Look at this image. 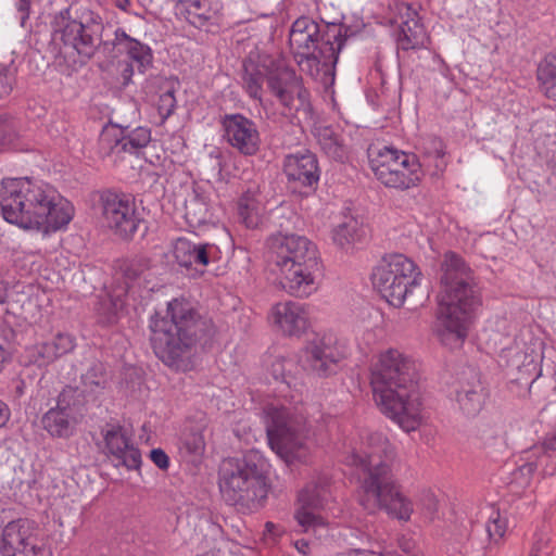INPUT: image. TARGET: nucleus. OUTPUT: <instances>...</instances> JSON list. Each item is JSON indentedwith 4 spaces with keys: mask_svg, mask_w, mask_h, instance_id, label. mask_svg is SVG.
I'll use <instances>...</instances> for the list:
<instances>
[{
    "mask_svg": "<svg viewBox=\"0 0 556 556\" xmlns=\"http://www.w3.org/2000/svg\"><path fill=\"white\" fill-rule=\"evenodd\" d=\"M523 454L526 462L519 466V471L522 475L530 477L535 470L540 469L543 475L553 476L556 472V434Z\"/></svg>",
    "mask_w": 556,
    "mask_h": 556,
    "instance_id": "obj_26",
    "label": "nucleus"
},
{
    "mask_svg": "<svg viewBox=\"0 0 556 556\" xmlns=\"http://www.w3.org/2000/svg\"><path fill=\"white\" fill-rule=\"evenodd\" d=\"M553 552L551 534L546 530H539L533 533L528 556H551Z\"/></svg>",
    "mask_w": 556,
    "mask_h": 556,
    "instance_id": "obj_40",
    "label": "nucleus"
},
{
    "mask_svg": "<svg viewBox=\"0 0 556 556\" xmlns=\"http://www.w3.org/2000/svg\"><path fill=\"white\" fill-rule=\"evenodd\" d=\"M151 141V130L146 127H137L136 129L125 134L119 127L106 129L101 136V142L110 144L113 152H129L138 154Z\"/></svg>",
    "mask_w": 556,
    "mask_h": 556,
    "instance_id": "obj_25",
    "label": "nucleus"
},
{
    "mask_svg": "<svg viewBox=\"0 0 556 556\" xmlns=\"http://www.w3.org/2000/svg\"><path fill=\"white\" fill-rule=\"evenodd\" d=\"M121 54H126L140 73H144L152 65L153 55L150 47L127 35L123 28H116L114 38L104 43V55L114 60Z\"/></svg>",
    "mask_w": 556,
    "mask_h": 556,
    "instance_id": "obj_19",
    "label": "nucleus"
},
{
    "mask_svg": "<svg viewBox=\"0 0 556 556\" xmlns=\"http://www.w3.org/2000/svg\"><path fill=\"white\" fill-rule=\"evenodd\" d=\"M175 108L176 98L173 89L160 94L159 100L156 102V109L162 123H164L174 113Z\"/></svg>",
    "mask_w": 556,
    "mask_h": 556,
    "instance_id": "obj_44",
    "label": "nucleus"
},
{
    "mask_svg": "<svg viewBox=\"0 0 556 556\" xmlns=\"http://www.w3.org/2000/svg\"><path fill=\"white\" fill-rule=\"evenodd\" d=\"M119 66V75L122 78V85L127 86L131 83V78L134 76V65L129 61H123L118 63Z\"/></svg>",
    "mask_w": 556,
    "mask_h": 556,
    "instance_id": "obj_50",
    "label": "nucleus"
},
{
    "mask_svg": "<svg viewBox=\"0 0 556 556\" xmlns=\"http://www.w3.org/2000/svg\"><path fill=\"white\" fill-rule=\"evenodd\" d=\"M538 78L545 94L556 100V51L547 53L541 61L538 68Z\"/></svg>",
    "mask_w": 556,
    "mask_h": 556,
    "instance_id": "obj_35",
    "label": "nucleus"
},
{
    "mask_svg": "<svg viewBox=\"0 0 556 556\" xmlns=\"http://www.w3.org/2000/svg\"><path fill=\"white\" fill-rule=\"evenodd\" d=\"M124 5H125V2H122V4H119V8H121V9H125V7H124Z\"/></svg>",
    "mask_w": 556,
    "mask_h": 556,
    "instance_id": "obj_60",
    "label": "nucleus"
},
{
    "mask_svg": "<svg viewBox=\"0 0 556 556\" xmlns=\"http://www.w3.org/2000/svg\"><path fill=\"white\" fill-rule=\"evenodd\" d=\"M370 386L380 410L409 432L421 422V401L415 361L396 349L379 355Z\"/></svg>",
    "mask_w": 556,
    "mask_h": 556,
    "instance_id": "obj_2",
    "label": "nucleus"
},
{
    "mask_svg": "<svg viewBox=\"0 0 556 556\" xmlns=\"http://www.w3.org/2000/svg\"><path fill=\"white\" fill-rule=\"evenodd\" d=\"M437 300V334L442 342L450 337L463 341L472 314L481 305V292L473 270L453 251L443 255Z\"/></svg>",
    "mask_w": 556,
    "mask_h": 556,
    "instance_id": "obj_5",
    "label": "nucleus"
},
{
    "mask_svg": "<svg viewBox=\"0 0 556 556\" xmlns=\"http://www.w3.org/2000/svg\"><path fill=\"white\" fill-rule=\"evenodd\" d=\"M395 448L381 432L366 437L352 464L359 468L358 502L369 514L384 510L389 516L408 521L414 511L412 501L402 493L393 473Z\"/></svg>",
    "mask_w": 556,
    "mask_h": 556,
    "instance_id": "obj_1",
    "label": "nucleus"
},
{
    "mask_svg": "<svg viewBox=\"0 0 556 556\" xmlns=\"http://www.w3.org/2000/svg\"><path fill=\"white\" fill-rule=\"evenodd\" d=\"M327 494L326 483H309L299 493L300 507L296 509L294 518L302 531L307 532L309 529L325 525L316 511L324 507Z\"/></svg>",
    "mask_w": 556,
    "mask_h": 556,
    "instance_id": "obj_22",
    "label": "nucleus"
},
{
    "mask_svg": "<svg viewBox=\"0 0 556 556\" xmlns=\"http://www.w3.org/2000/svg\"><path fill=\"white\" fill-rule=\"evenodd\" d=\"M197 556H212L210 554H202V555H197Z\"/></svg>",
    "mask_w": 556,
    "mask_h": 556,
    "instance_id": "obj_61",
    "label": "nucleus"
},
{
    "mask_svg": "<svg viewBox=\"0 0 556 556\" xmlns=\"http://www.w3.org/2000/svg\"><path fill=\"white\" fill-rule=\"evenodd\" d=\"M454 392L460 409L469 415H477L488 396L480 374L472 367H466L457 374Z\"/></svg>",
    "mask_w": 556,
    "mask_h": 556,
    "instance_id": "obj_18",
    "label": "nucleus"
},
{
    "mask_svg": "<svg viewBox=\"0 0 556 556\" xmlns=\"http://www.w3.org/2000/svg\"><path fill=\"white\" fill-rule=\"evenodd\" d=\"M344 358V346L330 333L309 341L304 349L306 365L319 377L336 374L339 363Z\"/></svg>",
    "mask_w": 556,
    "mask_h": 556,
    "instance_id": "obj_17",
    "label": "nucleus"
},
{
    "mask_svg": "<svg viewBox=\"0 0 556 556\" xmlns=\"http://www.w3.org/2000/svg\"><path fill=\"white\" fill-rule=\"evenodd\" d=\"M265 527H266L267 531H269V532H271L273 528H275L273 522H266Z\"/></svg>",
    "mask_w": 556,
    "mask_h": 556,
    "instance_id": "obj_58",
    "label": "nucleus"
},
{
    "mask_svg": "<svg viewBox=\"0 0 556 556\" xmlns=\"http://www.w3.org/2000/svg\"><path fill=\"white\" fill-rule=\"evenodd\" d=\"M115 320V314L114 313H110L108 314V316L105 317V321L106 323H113Z\"/></svg>",
    "mask_w": 556,
    "mask_h": 556,
    "instance_id": "obj_57",
    "label": "nucleus"
},
{
    "mask_svg": "<svg viewBox=\"0 0 556 556\" xmlns=\"http://www.w3.org/2000/svg\"><path fill=\"white\" fill-rule=\"evenodd\" d=\"M406 16L407 18L400 25L396 39L397 49L408 51L425 48L429 37L417 13L408 5L406 7Z\"/></svg>",
    "mask_w": 556,
    "mask_h": 556,
    "instance_id": "obj_27",
    "label": "nucleus"
},
{
    "mask_svg": "<svg viewBox=\"0 0 556 556\" xmlns=\"http://www.w3.org/2000/svg\"><path fill=\"white\" fill-rule=\"evenodd\" d=\"M151 344L167 366L179 368L198 345L206 346L216 334L212 318L203 316L185 298L167 303L166 314L151 320Z\"/></svg>",
    "mask_w": 556,
    "mask_h": 556,
    "instance_id": "obj_4",
    "label": "nucleus"
},
{
    "mask_svg": "<svg viewBox=\"0 0 556 556\" xmlns=\"http://www.w3.org/2000/svg\"><path fill=\"white\" fill-rule=\"evenodd\" d=\"M268 444L286 463L304 460L308 428L306 418L292 408L268 406L265 410Z\"/></svg>",
    "mask_w": 556,
    "mask_h": 556,
    "instance_id": "obj_10",
    "label": "nucleus"
},
{
    "mask_svg": "<svg viewBox=\"0 0 556 556\" xmlns=\"http://www.w3.org/2000/svg\"><path fill=\"white\" fill-rule=\"evenodd\" d=\"M295 548L303 555H307L308 554V549H309V544L307 541L305 540H298L295 542Z\"/></svg>",
    "mask_w": 556,
    "mask_h": 556,
    "instance_id": "obj_54",
    "label": "nucleus"
},
{
    "mask_svg": "<svg viewBox=\"0 0 556 556\" xmlns=\"http://www.w3.org/2000/svg\"><path fill=\"white\" fill-rule=\"evenodd\" d=\"M242 67L241 78L244 90L251 98L261 100L262 87L265 80V68L252 60H244Z\"/></svg>",
    "mask_w": 556,
    "mask_h": 556,
    "instance_id": "obj_33",
    "label": "nucleus"
},
{
    "mask_svg": "<svg viewBox=\"0 0 556 556\" xmlns=\"http://www.w3.org/2000/svg\"><path fill=\"white\" fill-rule=\"evenodd\" d=\"M34 0H17L16 8L21 15V23L24 25L25 21L29 17L30 5Z\"/></svg>",
    "mask_w": 556,
    "mask_h": 556,
    "instance_id": "obj_52",
    "label": "nucleus"
},
{
    "mask_svg": "<svg viewBox=\"0 0 556 556\" xmlns=\"http://www.w3.org/2000/svg\"><path fill=\"white\" fill-rule=\"evenodd\" d=\"M218 485L224 501L238 513L258 511L269 492L268 464L255 450L226 458L219 467Z\"/></svg>",
    "mask_w": 556,
    "mask_h": 556,
    "instance_id": "obj_6",
    "label": "nucleus"
},
{
    "mask_svg": "<svg viewBox=\"0 0 556 556\" xmlns=\"http://www.w3.org/2000/svg\"><path fill=\"white\" fill-rule=\"evenodd\" d=\"M418 266L403 254H390L382 258L372 273V283L381 296L392 306L401 307L408 293L419 283Z\"/></svg>",
    "mask_w": 556,
    "mask_h": 556,
    "instance_id": "obj_11",
    "label": "nucleus"
},
{
    "mask_svg": "<svg viewBox=\"0 0 556 556\" xmlns=\"http://www.w3.org/2000/svg\"><path fill=\"white\" fill-rule=\"evenodd\" d=\"M49 343L58 359L74 350L75 338L70 333L59 332Z\"/></svg>",
    "mask_w": 556,
    "mask_h": 556,
    "instance_id": "obj_43",
    "label": "nucleus"
},
{
    "mask_svg": "<svg viewBox=\"0 0 556 556\" xmlns=\"http://www.w3.org/2000/svg\"><path fill=\"white\" fill-rule=\"evenodd\" d=\"M0 555L51 556V549L43 530L35 520L17 518L2 529Z\"/></svg>",
    "mask_w": 556,
    "mask_h": 556,
    "instance_id": "obj_14",
    "label": "nucleus"
},
{
    "mask_svg": "<svg viewBox=\"0 0 556 556\" xmlns=\"http://www.w3.org/2000/svg\"><path fill=\"white\" fill-rule=\"evenodd\" d=\"M238 213L248 228H255L260 222V202L254 191L244 192L238 202Z\"/></svg>",
    "mask_w": 556,
    "mask_h": 556,
    "instance_id": "obj_37",
    "label": "nucleus"
},
{
    "mask_svg": "<svg viewBox=\"0 0 556 556\" xmlns=\"http://www.w3.org/2000/svg\"><path fill=\"white\" fill-rule=\"evenodd\" d=\"M22 358L26 366L35 365L37 367H46L56 361L49 341L27 346Z\"/></svg>",
    "mask_w": 556,
    "mask_h": 556,
    "instance_id": "obj_36",
    "label": "nucleus"
},
{
    "mask_svg": "<svg viewBox=\"0 0 556 556\" xmlns=\"http://www.w3.org/2000/svg\"><path fill=\"white\" fill-rule=\"evenodd\" d=\"M186 218L192 224H202L208 216L207 204L198 194L186 201Z\"/></svg>",
    "mask_w": 556,
    "mask_h": 556,
    "instance_id": "obj_41",
    "label": "nucleus"
},
{
    "mask_svg": "<svg viewBox=\"0 0 556 556\" xmlns=\"http://www.w3.org/2000/svg\"><path fill=\"white\" fill-rule=\"evenodd\" d=\"M151 460L160 468L167 469L169 466V458L167 454L161 448H154L150 453Z\"/></svg>",
    "mask_w": 556,
    "mask_h": 556,
    "instance_id": "obj_51",
    "label": "nucleus"
},
{
    "mask_svg": "<svg viewBox=\"0 0 556 556\" xmlns=\"http://www.w3.org/2000/svg\"><path fill=\"white\" fill-rule=\"evenodd\" d=\"M348 30V27L338 24L321 28L307 16L296 18L290 29L289 45L301 70L312 76L320 70L330 73L345 43Z\"/></svg>",
    "mask_w": 556,
    "mask_h": 556,
    "instance_id": "obj_8",
    "label": "nucleus"
},
{
    "mask_svg": "<svg viewBox=\"0 0 556 556\" xmlns=\"http://www.w3.org/2000/svg\"><path fill=\"white\" fill-rule=\"evenodd\" d=\"M315 136L326 155L334 161L344 162L346 149L339 132L331 126H319L316 127Z\"/></svg>",
    "mask_w": 556,
    "mask_h": 556,
    "instance_id": "obj_31",
    "label": "nucleus"
},
{
    "mask_svg": "<svg viewBox=\"0 0 556 556\" xmlns=\"http://www.w3.org/2000/svg\"><path fill=\"white\" fill-rule=\"evenodd\" d=\"M0 213L8 223L47 231L67 225L74 207L49 185L8 178L0 184Z\"/></svg>",
    "mask_w": 556,
    "mask_h": 556,
    "instance_id": "obj_3",
    "label": "nucleus"
},
{
    "mask_svg": "<svg viewBox=\"0 0 556 556\" xmlns=\"http://www.w3.org/2000/svg\"><path fill=\"white\" fill-rule=\"evenodd\" d=\"M152 266V260L143 253L122 257L115 262V269L126 282H132L144 275Z\"/></svg>",
    "mask_w": 556,
    "mask_h": 556,
    "instance_id": "obj_32",
    "label": "nucleus"
},
{
    "mask_svg": "<svg viewBox=\"0 0 556 556\" xmlns=\"http://www.w3.org/2000/svg\"><path fill=\"white\" fill-rule=\"evenodd\" d=\"M8 296V289L2 280H0V303H4Z\"/></svg>",
    "mask_w": 556,
    "mask_h": 556,
    "instance_id": "obj_55",
    "label": "nucleus"
},
{
    "mask_svg": "<svg viewBox=\"0 0 556 556\" xmlns=\"http://www.w3.org/2000/svg\"><path fill=\"white\" fill-rule=\"evenodd\" d=\"M363 236L364 229L353 216H345L344 220L333 230V241L342 249L359 242Z\"/></svg>",
    "mask_w": 556,
    "mask_h": 556,
    "instance_id": "obj_34",
    "label": "nucleus"
},
{
    "mask_svg": "<svg viewBox=\"0 0 556 556\" xmlns=\"http://www.w3.org/2000/svg\"><path fill=\"white\" fill-rule=\"evenodd\" d=\"M270 318L286 337L300 338L309 328V314L304 304L293 301L279 302L270 311Z\"/></svg>",
    "mask_w": 556,
    "mask_h": 556,
    "instance_id": "obj_21",
    "label": "nucleus"
},
{
    "mask_svg": "<svg viewBox=\"0 0 556 556\" xmlns=\"http://www.w3.org/2000/svg\"><path fill=\"white\" fill-rule=\"evenodd\" d=\"M98 202L104 224L119 238L132 239L142 225V235L146 233L147 226L137 212L132 194L106 189L99 193Z\"/></svg>",
    "mask_w": 556,
    "mask_h": 556,
    "instance_id": "obj_13",
    "label": "nucleus"
},
{
    "mask_svg": "<svg viewBox=\"0 0 556 556\" xmlns=\"http://www.w3.org/2000/svg\"><path fill=\"white\" fill-rule=\"evenodd\" d=\"M218 248L212 243H193L186 238H178L173 247V255L180 267H205L217 257Z\"/></svg>",
    "mask_w": 556,
    "mask_h": 556,
    "instance_id": "obj_24",
    "label": "nucleus"
},
{
    "mask_svg": "<svg viewBox=\"0 0 556 556\" xmlns=\"http://www.w3.org/2000/svg\"><path fill=\"white\" fill-rule=\"evenodd\" d=\"M369 165L376 178L386 187L409 189L422 177L421 165L414 154L391 147L368 150Z\"/></svg>",
    "mask_w": 556,
    "mask_h": 556,
    "instance_id": "obj_12",
    "label": "nucleus"
},
{
    "mask_svg": "<svg viewBox=\"0 0 556 556\" xmlns=\"http://www.w3.org/2000/svg\"><path fill=\"white\" fill-rule=\"evenodd\" d=\"M281 288L295 298H307L318 289L321 263L317 247L305 236L274 235L269 239Z\"/></svg>",
    "mask_w": 556,
    "mask_h": 556,
    "instance_id": "obj_7",
    "label": "nucleus"
},
{
    "mask_svg": "<svg viewBox=\"0 0 556 556\" xmlns=\"http://www.w3.org/2000/svg\"><path fill=\"white\" fill-rule=\"evenodd\" d=\"M206 430L207 422L204 418L195 422H189L186 426L179 443V451L184 457L195 462L204 455L206 446L204 433Z\"/></svg>",
    "mask_w": 556,
    "mask_h": 556,
    "instance_id": "obj_29",
    "label": "nucleus"
},
{
    "mask_svg": "<svg viewBox=\"0 0 556 556\" xmlns=\"http://www.w3.org/2000/svg\"><path fill=\"white\" fill-rule=\"evenodd\" d=\"M84 387L90 392L105 388L108 382L106 369L103 363L94 361L87 371L81 376Z\"/></svg>",
    "mask_w": 556,
    "mask_h": 556,
    "instance_id": "obj_38",
    "label": "nucleus"
},
{
    "mask_svg": "<svg viewBox=\"0 0 556 556\" xmlns=\"http://www.w3.org/2000/svg\"><path fill=\"white\" fill-rule=\"evenodd\" d=\"M124 5H125V2H122V4H119V8H121V9H125V7H124Z\"/></svg>",
    "mask_w": 556,
    "mask_h": 556,
    "instance_id": "obj_59",
    "label": "nucleus"
},
{
    "mask_svg": "<svg viewBox=\"0 0 556 556\" xmlns=\"http://www.w3.org/2000/svg\"><path fill=\"white\" fill-rule=\"evenodd\" d=\"M3 331L8 333V336L5 337V339H7V341H8V344H10L11 342H14V341H15L16 333L14 332V330H13V329H11V328H5Z\"/></svg>",
    "mask_w": 556,
    "mask_h": 556,
    "instance_id": "obj_56",
    "label": "nucleus"
},
{
    "mask_svg": "<svg viewBox=\"0 0 556 556\" xmlns=\"http://www.w3.org/2000/svg\"><path fill=\"white\" fill-rule=\"evenodd\" d=\"M485 530L489 535V540L494 543H498L505 535L507 530V522L502 519L500 513H495V516L490 517Z\"/></svg>",
    "mask_w": 556,
    "mask_h": 556,
    "instance_id": "obj_45",
    "label": "nucleus"
},
{
    "mask_svg": "<svg viewBox=\"0 0 556 556\" xmlns=\"http://www.w3.org/2000/svg\"><path fill=\"white\" fill-rule=\"evenodd\" d=\"M41 424L52 437L68 438L74 433L77 420L73 413L55 406L42 416Z\"/></svg>",
    "mask_w": 556,
    "mask_h": 556,
    "instance_id": "obj_30",
    "label": "nucleus"
},
{
    "mask_svg": "<svg viewBox=\"0 0 556 556\" xmlns=\"http://www.w3.org/2000/svg\"><path fill=\"white\" fill-rule=\"evenodd\" d=\"M420 503L429 515H433L438 509V501L430 491H426L421 494Z\"/></svg>",
    "mask_w": 556,
    "mask_h": 556,
    "instance_id": "obj_49",
    "label": "nucleus"
},
{
    "mask_svg": "<svg viewBox=\"0 0 556 556\" xmlns=\"http://www.w3.org/2000/svg\"><path fill=\"white\" fill-rule=\"evenodd\" d=\"M18 139V131L13 117L0 114V152L13 146Z\"/></svg>",
    "mask_w": 556,
    "mask_h": 556,
    "instance_id": "obj_39",
    "label": "nucleus"
},
{
    "mask_svg": "<svg viewBox=\"0 0 556 556\" xmlns=\"http://www.w3.org/2000/svg\"><path fill=\"white\" fill-rule=\"evenodd\" d=\"M81 404L83 396L78 388L66 386L58 396L56 407L75 414Z\"/></svg>",
    "mask_w": 556,
    "mask_h": 556,
    "instance_id": "obj_42",
    "label": "nucleus"
},
{
    "mask_svg": "<svg viewBox=\"0 0 556 556\" xmlns=\"http://www.w3.org/2000/svg\"><path fill=\"white\" fill-rule=\"evenodd\" d=\"M15 84V70L11 65L0 64V99L9 96Z\"/></svg>",
    "mask_w": 556,
    "mask_h": 556,
    "instance_id": "obj_47",
    "label": "nucleus"
},
{
    "mask_svg": "<svg viewBox=\"0 0 556 556\" xmlns=\"http://www.w3.org/2000/svg\"><path fill=\"white\" fill-rule=\"evenodd\" d=\"M293 366L294 363L292 359H287L285 357L276 358L270 367L271 375L276 380H281L289 384V378H291V368Z\"/></svg>",
    "mask_w": 556,
    "mask_h": 556,
    "instance_id": "obj_46",
    "label": "nucleus"
},
{
    "mask_svg": "<svg viewBox=\"0 0 556 556\" xmlns=\"http://www.w3.org/2000/svg\"><path fill=\"white\" fill-rule=\"evenodd\" d=\"M223 139L239 154L253 156L261 149L256 123L241 113L225 114L219 119Z\"/></svg>",
    "mask_w": 556,
    "mask_h": 556,
    "instance_id": "obj_16",
    "label": "nucleus"
},
{
    "mask_svg": "<svg viewBox=\"0 0 556 556\" xmlns=\"http://www.w3.org/2000/svg\"><path fill=\"white\" fill-rule=\"evenodd\" d=\"M51 27L53 41L61 42L79 56L90 60L98 50L104 54V43L109 39H103V18L86 3L72 2L53 16Z\"/></svg>",
    "mask_w": 556,
    "mask_h": 556,
    "instance_id": "obj_9",
    "label": "nucleus"
},
{
    "mask_svg": "<svg viewBox=\"0 0 556 556\" xmlns=\"http://www.w3.org/2000/svg\"><path fill=\"white\" fill-rule=\"evenodd\" d=\"M10 416L11 412L9 406L4 402L0 401V429L7 425Z\"/></svg>",
    "mask_w": 556,
    "mask_h": 556,
    "instance_id": "obj_53",
    "label": "nucleus"
},
{
    "mask_svg": "<svg viewBox=\"0 0 556 556\" xmlns=\"http://www.w3.org/2000/svg\"><path fill=\"white\" fill-rule=\"evenodd\" d=\"M426 143L429 146L425 151L429 155H434L437 159H442L445 155L443 141L438 137H430Z\"/></svg>",
    "mask_w": 556,
    "mask_h": 556,
    "instance_id": "obj_48",
    "label": "nucleus"
},
{
    "mask_svg": "<svg viewBox=\"0 0 556 556\" xmlns=\"http://www.w3.org/2000/svg\"><path fill=\"white\" fill-rule=\"evenodd\" d=\"M220 4H212L210 0H193L185 4H176L177 14L197 28L212 25L217 20Z\"/></svg>",
    "mask_w": 556,
    "mask_h": 556,
    "instance_id": "obj_28",
    "label": "nucleus"
},
{
    "mask_svg": "<svg viewBox=\"0 0 556 556\" xmlns=\"http://www.w3.org/2000/svg\"><path fill=\"white\" fill-rule=\"evenodd\" d=\"M101 433L109 454L117 460V465H123L128 469L139 468L141 464L140 451L131 443L123 426L106 424Z\"/></svg>",
    "mask_w": 556,
    "mask_h": 556,
    "instance_id": "obj_20",
    "label": "nucleus"
},
{
    "mask_svg": "<svg viewBox=\"0 0 556 556\" xmlns=\"http://www.w3.org/2000/svg\"><path fill=\"white\" fill-rule=\"evenodd\" d=\"M283 173L295 187H313L320 174L317 156L309 150L289 154L283 161Z\"/></svg>",
    "mask_w": 556,
    "mask_h": 556,
    "instance_id": "obj_23",
    "label": "nucleus"
},
{
    "mask_svg": "<svg viewBox=\"0 0 556 556\" xmlns=\"http://www.w3.org/2000/svg\"><path fill=\"white\" fill-rule=\"evenodd\" d=\"M267 85L285 108V115H295L300 112L306 114L311 111L309 93L294 71L279 68L270 73L267 77Z\"/></svg>",
    "mask_w": 556,
    "mask_h": 556,
    "instance_id": "obj_15",
    "label": "nucleus"
}]
</instances>
